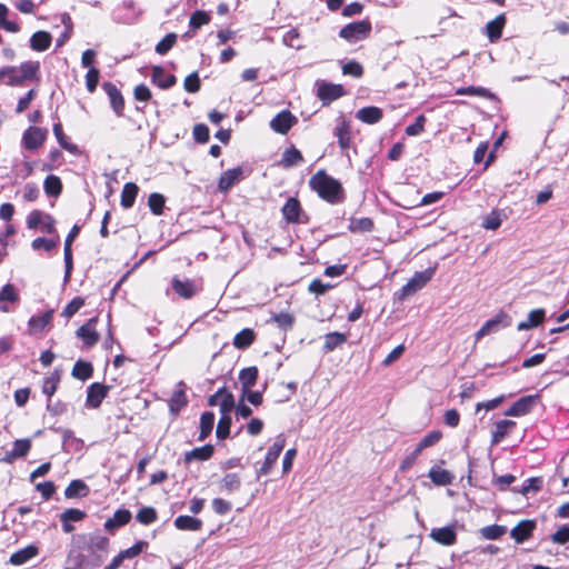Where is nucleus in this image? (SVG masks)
Segmentation results:
<instances>
[{
  "label": "nucleus",
  "mask_w": 569,
  "mask_h": 569,
  "mask_svg": "<svg viewBox=\"0 0 569 569\" xmlns=\"http://www.w3.org/2000/svg\"><path fill=\"white\" fill-rule=\"evenodd\" d=\"M309 184L320 198L330 203H340L343 200V190L341 183L328 176L325 171H318L311 177Z\"/></svg>",
  "instance_id": "nucleus-1"
},
{
  "label": "nucleus",
  "mask_w": 569,
  "mask_h": 569,
  "mask_svg": "<svg viewBox=\"0 0 569 569\" xmlns=\"http://www.w3.org/2000/svg\"><path fill=\"white\" fill-rule=\"evenodd\" d=\"M510 325V316L503 311H500L481 326V328L476 332L475 339L476 341H479L487 336L498 333Z\"/></svg>",
  "instance_id": "nucleus-2"
},
{
  "label": "nucleus",
  "mask_w": 569,
  "mask_h": 569,
  "mask_svg": "<svg viewBox=\"0 0 569 569\" xmlns=\"http://www.w3.org/2000/svg\"><path fill=\"white\" fill-rule=\"evenodd\" d=\"M371 32V23L368 20H360L345 26L339 36L350 43L366 39Z\"/></svg>",
  "instance_id": "nucleus-3"
},
{
  "label": "nucleus",
  "mask_w": 569,
  "mask_h": 569,
  "mask_svg": "<svg viewBox=\"0 0 569 569\" xmlns=\"http://www.w3.org/2000/svg\"><path fill=\"white\" fill-rule=\"evenodd\" d=\"M284 445H286V439H284L283 435H278L274 439L273 445L268 449V452L266 455L263 463L257 470L258 478L270 473L272 466L278 460L281 451L284 448Z\"/></svg>",
  "instance_id": "nucleus-4"
},
{
  "label": "nucleus",
  "mask_w": 569,
  "mask_h": 569,
  "mask_svg": "<svg viewBox=\"0 0 569 569\" xmlns=\"http://www.w3.org/2000/svg\"><path fill=\"white\" fill-rule=\"evenodd\" d=\"M435 268H428L416 272L413 277L401 288V297L406 298L422 289L432 278Z\"/></svg>",
  "instance_id": "nucleus-5"
},
{
  "label": "nucleus",
  "mask_w": 569,
  "mask_h": 569,
  "mask_svg": "<svg viewBox=\"0 0 569 569\" xmlns=\"http://www.w3.org/2000/svg\"><path fill=\"white\" fill-rule=\"evenodd\" d=\"M27 226L29 229H37L39 226H41L42 231L49 234L57 232L56 220L50 214L39 210H33L28 214Z\"/></svg>",
  "instance_id": "nucleus-6"
},
{
  "label": "nucleus",
  "mask_w": 569,
  "mask_h": 569,
  "mask_svg": "<svg viewBox=\"0 0 569 569\" xmlns=\"http://www.w3.org/2000/svg\"><path fill=\"white\" fill-rule=\"evenodd\" d=\"M40 64L39 62L27 61L20 64V67H16V72L13 77H11V81H6L8 86H20L26 80L34 79L39 72Z\"/></svg>",
  "instance_id": "nucleus-7"
},
{
  "label": "nucleus",
  "mask_w": 569,
  "mask_h": 569,
  "mask_svg": "<svg viewBox=\"0 0 569 569\" xmlns=\"http://www.w3.org/2000/svg\"><path fill=\"white\" fill-rule=\"evenodd\" d=\"M171 286L173 291L183 299H191L202 289L200 282L191 279L182 280L179 277L172 278Z\"/></svg>",
  "instance_id": "nucleus-8"
},
{
  "label": "nucleus",
  "mask_w": 569,
  "mask_h": 569,
  "mask_svg": "<svg viewBox=\"0 0 569 569\" xmlns=\"http://www.w3.org/2000/svg\"><path fill=\"white\" fill-rule=\"evenodd\" d=\"M48 130L40 127H29L23 136L22 143L28 150H37L46 141Z\"/></svg>",
  "instance_id": "nucleus-9"
},
{
  "label": "nucleus",
  "mask_w": 569,
  "mask_h": 569,
  "mask_svg": "<svg viewBox=\"0 0 569 569\" xmlns=\"http://www.w3.org/2000/svg\"><path fill=\"white\" fill-rule=\"evenodd\" d=\"M298 122L289 110H282L277 113L270 121V128L280 134H286Z\"/></svg>",
  "instance_id": "nucleus-10"
},
{
  "label": "nucleus",
  "mask_w": 569,
  "mask_h": 569,
  "mask_svg": "<svg viewBox=\"0 0 569 569\" xmlns=\"http://www.w3.org/2000/svg\"><path fill=\"white\" fill-rule=\"evenodd\" d=\"M538 398V395L521 397L509 407L505 415L511 417L525 416L531 411L533 406L537 403Z\"/></svg>",
  "instance_id": "nucleus-11"
},
{
  "label": "nucleus",
  "mask_w": 569,
  "mask_h": 569,
  "mask_svg": "<svg viewBox=\"0 0 569 569\" xmlns=\"http://www.w3.org/2000/svg\"><path fill=\"white\" fill-rule=\"evenodd\" d=\"M80 228L79 226H73L71 230L69 231L66 241H64V248H63V258H64V281H69L71 271H72V250L71 246L74 240V238L79 234Z\"/></svg>",
  "instance_id": "nucleus-12"
},
{
  "label": "nucleus",
  "mask_w": 569,
  "mask_h": 569,
  "mask_svg": "<svg viewBox=\"0 0 569 569\" xmlns=\"http://www.w3.org/2000/svg\"><path fill=\"white\" fill-rule=\"evenodd\" d=\"M242 179L243 170L241 168L229 169L221 173L218 181V188L220 191L227 192Z\"/></svg>",
  "instance_id": "nucleus-13"
},
{
  "label": "nucleus",
  "mask_w": 569,
  "mask_h": 569,
  "mask_svg": "<svg viewBox=\"0 0 569 569\" xmlns=\"http://www.w3.org/2000/svg\"><path fill=\"white\" fill-rule=\"evenodd\" d=\"M102 89L107 93L113 111L118 116H122V112L124 109V101H123V97H122L121 92L119 91V89L117 88V86L113 84L112 82H104L102 84Z\"/></svg>",
  "instance_id": "nucleus-14"
},
{
  "label": "nucleus",
  "mask_w": 569,
  "mask_h": 569,
  "mask_svg": "<svg viewBox=\"0 0 569 569\" xmlns=\"http://www.w3.org/2000/svg\"><path fill=\"white\" fill-rule=\"evenodd\" d=\"M97 319H90L87 323L81 326L77 330V337L82 340V342L91 347L98 342L99 335L96 330Z\"/></svg>",
  "instance_id": "nucleus-15"
},
{
  "label": "nucleus",
  "mask_w": 569,
  "mask_h": 569,
  "mask_svg": "<svg viewBox=\"0 0 569 569\" xmlns=\"http://www.w3.org/2000/svg\"><path fill=\"white\" fill-rule=\"evenodd\" d=\"M429 536L436 542L443 546H451L457 540V533L453 526L433 528Z\"/></svg>",
  "instance_id": "nucleus-16"
},
{
  "label": "nucleus",
  "mask_w": 569,
  "mask_h": 569,
  "mask_svg": "<svg viewBox=\"0 0 569 569\" xmlns=\"http://www.w3.org/2000/svg\"><path fill=\"white\" fill-rule=\"evenodd\" d=\"M333 134L342 150H348L351 147V126L349 121L341 119L336 126Z\"/></svg>",
  "instance_id": "nucleus-17"
},
{
  "label": "nucleus",
  "mask_w": 569,
  "mask_h": 569,
  "mask_svg": "<svg viewBox=\"0 0 569 569\" xmlns=\"http://www.w3.org/2000/svg\"><path fill=\"white\" fill-rule=\"evenodd\" d=\"M283 218L289 223H302L301 220V207L296 198H289L282 207Z\"/></svg>",
  "instance_id": "nucleus-18"
},
{
  "label": "nucleus",
  "mask_w": 569,
  "mask_h": 569,
  "mask_svg": "<svg viewBox=\"0 0 569 569\" xmlns=\"http://www.w3.org/2000/svg\"><path fill=\"white\" fill-rule=\"evenodd\" d=\"M343 94V88L340 84L322 82L318 88V98L325 103H329Z\"/></svg>",
  "instance_id": "nucleus-19"
},
{
  "label": "nucleus",
  "mask_w": 569,
  "mask_h": 569,
  "mask_svg": "<svg viewBox=\"0 0 569 569\" xmlns=\"http://www.w3.org/2000/svg\"><path fill=\"white\" fill-rule=\"evenodd\" d=\"M108 388L100 383H93L88 388L86 403L90 408H98L106 398Z\"/></svg>",
  "instance_id": "nucleus-20"
},
{
  "label": "nucleus",
  "mask_w": 569,
  "mask_h": 569,
  "mask_svg": "<svg viewBox=\"0 0 569 569\" xmlns=\"http://www.w3.org/2000/svg\"><path fill=\"white\" fill-rule=\"evenodd\" d=\"M131 512L128 509H118L114 511L113 517L104 522V529L113 532L117 528L123 527L131 520Z\"/></svg>",
  "instance_id": "nucleus-21"
},
{
  "label": "nucleus",
  "mask_w": 569,
  "mask_h": 569,
  "mask_svg": "<svg viewBox=\"0 0 569 569\" xmlns=\"http://www.w3.org/2000/svg\"><path fill=\"white\" fill-rule=\"evenodd\" d=\"M535 527L536 525L532 520H522L511 529L510 536L516 542L521 543L531 536Z\"/></svg>",
  "instance_id": "nucleus-22"
},
{
  "label": "nucleus",
  "mask_w": 569,
  "mask_h": 569,
  "mask_svg": "<svg viewBox=\"0 0 569 569\" xmlns=\"http://www.w3.org/2000/svg\"><path fill=\"white\" fill-rule=\"evenodd\" d=\"M383 112L378 107H365L357 111L356 118L363 123L375 124L382 119Z\"/></svg>",
  "instance_id": "nucleus-23"
},
{
  "label": "nucleus",
  "mask_w": 569,
  "mask_h": 569,
  "mask_svg": "<svg viewBox=\"0 0 569 569\" xmlns=\"http://www.w3.org/2000/svg\"><path fill=\"white\" fill-rule=\"evenodd\" d=\"M214 448L212 445H204L199 448H194L184 453L183 460L188 465L194 460L206 461L209 460L213 455Z\"/></svg>",
  "instance_id": "nucleus-24"
},
{
  "label": "nucleus",
  "mask_w": 569,
  "mask_h": 569,
  "mask_svg": "<svg viewBox=\"0 0 569 569\" xmlns=\"http://www.w3.org/2000/svg\"><path fill=\"white\" fill-rule=\"evenodd\" d=\"M545 318L546 311L543 309L539 308L531 310L528 313L527 319L518 323L517 329L520 331L530 330L541 325L545 321Z\"/></svg>",
  "instance_id": "nucleus-25"
},
{
  "label": "nucleus",
  "mask_w": 569,
  "mask_h": 569,
  "mask_svg": "<svg viewBox=\"0 0 569 569\" xmlns=\"http://www.w3.org/2000/svg\"><path fill=\"white\" fill-rule=\"evenodd\" d=\"M151 80L161 89H169L174 86L177 81L173 74H167L164 70L159 66L152 69Z\"/></svg>",
  "instance_id": "nucleus-26"
},
{
  "label": "nucleus",
  "mask_w": 569,
  "mask_h": 569,
  "mask_svg": "<svg viewBox=\"0 0 569 569\" xmlns=\"http://www.w3.org/2000/svg\"><path fill=\"white\" fill-rule=\"evenodd\" d=\"M38 555V548L30 545L22 549L17 550L10 556V563L13 566H21Z\"/></svg>",
  "instance_id": "nucleus-27"
},
{
  "label": "nucleus",
  "mask_w": 569,
  "mask_h": 569,
  "mask_svg": "<svg viewBox=\"0 0 569 569\" xmlns=\"http://www.w3.org/2000/svg\"><path fill=\"white\" fill-rule=\"evenodd\" d=\"M19 299V296L11 283H7L0 291V310L2 312H9L10 308L8 303H14Z\"/></svg>",
  "instance_id": "nucleus-28"
},
{
  "label": "nucleus",
  "mask_w": 569,
  "mask_h": 569,
  "mask_svg": "<svg viewBox=\"0 0 569 569\" xmlns=\"http://www.w3.org/2000/svg\"><path fill=\"white\" fill-rule=\"evenodd\" d=\"M53 311L48 310L41 316H33L29 320V330L30 332L40 333L46 327H48L52 320Z\"/></svg>",
  "instance_id": "nucleus-29"
},
{
  "label": "nucleus",
  "mask_w": 569,
  "mask_h": 569,
  "mask_svg": "<svg viewBox=\"0 0 569 569\" xmlns=\"http://www.w3.org/2000/svg\"><path fill=\"white\" fill-rule=\"evenodd\" d=\"M52 37L47 31H37L30 38V47L34 51H44L51 44Z\"/></svg>",
  "instance_id": "nucleus-30"
},
{
  "label": "nucleus",
  "mask_w": 569,
  "mask_h": 569,
  "mask_svg": "<svg viewBox=\"0 0 569 569\" xmlns=\"http://www.w3.org/2000/svg\"><path fill=\"white\" fill-rule=\"evenodd\" d=\"M428 476L431 479V481L437 486L450 485L455 479V476L450 471L438 467H432L429 470Z\"/></svg>",
  "instance_id": "nucleus-31"
},
{
  "label": "nucleus",
  "mask_w": 569,
  "mask_h": 569,
  "mask_svg": "<svg viewBox=\"0 0 569 569\" xmlns=\"http://www.w3.org/2000/svg\"><path fill=\"white\" fill-rule=\"evenodd\" d=\"M241 486V478L238 473H227L219 482V489L226 493L238 491Z\"/></svg>",
  "instance_id": "nucleus-32"
},
{
  "label": "nucleus",
  "mask_w": 569,
  "mask_h": 569,
  "mask_svg": "<svg viewBox=\"0 0 569 569\" xmlns=\"http://www.w3.org/2000/svg\"><path fill=\"white\" fill-rule=\"evenodd\" d=\"M254 339L256 332L250 328H246L234 336L233 346L239 350H246L249 346L252 345Z\"/></svg>",
  "instance_id": "nucleus-33"
},
{
  "label": "nucleus",
  "mask_w": 569,
  "mask_h": 569,
  "mask_svg": "<svg viewBox=\"0 0 569 569\" xmlns=\"http://www.w3.org/2000/svg\"><path fill=\"white\" fill-rule=\"evenodd\" d=\"M174 526L179 530L199 531L202 527V521L191 516H179L174 519Z\"/></svg>",
  "instance_id": "nucleus-34"
},
{
  "label": "nucleus",
  "mask_w": 569,
  "mask_h": 569,
  "mask_svg": "<svg viewBox=\"0 0 569 569\" xmlns=\"http://www.w3.org/2000/svg\"><path fill=\"white\" fill-rule=\"evenodd\" d=\"M505 23L506 18L503 14L498 16L496 19L487 23L486 29L491 42L498 40L501 37Z\"/></svg>",
  "instance_id": "nucleus-35"
},
{
  "label": "nucleus",
  "mask_w": 569,
  "mask_h": 569,
  "mask_svg": "<svg viewBox=\"0 0 569 569\" xmlns=\"http://www.w3.org/2000/svg\"><path fill=\"white\" fill-rule=\"evenodd\" d=\"M53 133H54L59 144L61 146V148H63L64 150H67L68 152L72 153V154L79 153L78 146L69 142L68 137L63 133L62 124L60 122H57L53 124Z\"/></svg>",
  "instance_id": "nucleus-36"
},
{
  "label": "nucleus",
  "mask_w": 569,
  "mask_h": 569,
  "mask_svg": "<svg viewBox=\"0 0 569 569\" xmlns=\"http://www.w3.org/2000/svg\"><path fill=\"white\" fill-rule=\"evenodd\" d=\"M89 493L88 486L82 480H72L64 490V496L68 499L76 497H86Z\"/></svg>",
  "instance_id": "nucleus-37"
},
{
  "label": "nucleus",
  "mask_w": 569,
  "mask_h": 569,
  "mask_svg": "<svg viewBox=\"0 0 569 569\" xmlns=\"http://www.w3.org/2000/svg\"><path fill=\"white\" fill-rule=\"evenodd\" d=\"M214 425V413L204 411L200 417V433L199 441H203L212 431Z\"/></svg>",
  "instance_id": "nucleus-38"
},
{
  "label": "nucleus",
  "mask_w": 569,
  "mask_h": 569,
  "mask_svg": "<svg viewBox=\"0 0 569 569\" xmlns=\"http://www.w3.org/2000/svg\"><path fill=\"white\" fill-rule=\"evenodd\" d=\"M456 94H459V96H478V97L490 99V100L496 99L495 93H492L488 89H486L483 87H475V86L458 88L456 90Z\"/></svg>",
  "instance_id": "nucleus-39"
},
{
  "label": "nucleus",
  "mask_w": 569,
  "mask_h": 569,
  "mask_svg": "<svg viewBox=\"0 0 569 569\" xmlns=\"http://www.w3.org/2000/svg\"><path fill=\"white\" fill-rule=\"evenodd\" d=\"M138 190V186L132 182H128L123 186L121 192V206L123 208L129 209L133 206Z\"/></svg>",
  "instance_id": "nucleus-40"
},
{
  "label": "nucleus",
  "mask_w": 569,
  "mask_h": 569,
  "mask_svg": "<svg viewBox=\"0 0 569 569\" xmlns=\"http://www.w3.org/2000/svg\"><path fill=\"white\" fill-rule=\"evenodd\" d=\"M516 422L511 420H499L496 422V428L492 431L491 443H499L508 433V430L515 427Z\"/></svg>",
  "instance_id": "nucleus-41"
},
{
  "label": "nucleus",
  "mask_w": 569,
  "mask_h": 569,
  "mask_svg": "<svg viewBox=\"0 0 569 569\" xmlns=\"http://www.w3.org/2000/svg\"><path fill=\"white\" fill-rule=\"evenodd\" d=\"M302 161H303V158H302L301 152L295 147L286 149L282 153L281 164L284 168H290V167L297 166L298 163H300Z\"/></svg>",
  "instance_id": "nucleus-42"
},
{
  "label": "nucleus",
  "mask_w": 569,
  "mask_h": 569,
  "mask_svg": "<svg viewBox=\"0 0 569 569\" xmlns=\"http://www.w3.org/2000/svg\"><path fill=\"white\" fill-rule=\"evenodd\" d=\"M258 377V370L256 367L244 368L240 371L239 380L243 387V390H249L254 386Z\"/></svg>",
  "instance_id": "nucleus-43"
},
{
  "label": "nucleus",
  "mask_w": 569,
  "mask_h": 569,
  "mask_svg": "<svg viewBox=\"0 0 569 569\" xmlns=\"http://www.w3.org/2000/svg\"><path fill=\"white\" fill-rule=\"evenodd\" d=\"M43 188L48 196H59L62 190V183L60 178L53 174L48 176L44 180Z\"/></svg>",
  "instance_id": "nucleus-44"
},
{
  "label": "nucleus",
  "mask_w": 569,
  "mask_h": 569,
  "mask_svg": "<svg viewBox=\"0 0 569 569\" xmlns=\"http://www.w3.org/2000/svg\"><path fill=\"white\" fill-rule=\"evenodd\" d=\"M210 14L202 10L194 11L189 20V27L191 30L196 31L197 29L201 28L204 24H208L210 22Z\"/></svg>",
  "instance_id": "nucleus-45"
},
{
  "label": "nucleus",
  "mask_w": 569,
  "mask_h": 569,
  "mask_svg": "<svg viewBox=\"0 0 569 569\" xmlns=\"http://www.w3.org/2000/svg\"><path fill=\"white\" fill-rule=\"evenodd\" d=\"M166 198L158 192H153L149 196L148 206L151 212L156 216H160L163 212Z\"/></svg>",
  "instance_id": "nucleus-46"
},
{
  "label": "nucleus",
  "mask_w": 569,
  "mask_h": 569,
  "mask_svg": "<svg viewBox=\"0 0 569 569\" xmlns=\"http://www.w3.org/2000/svg\"><path fill=\"white\" fill-rule=\"evenodd\" d=\"M92 375V366L90 362L79 360L72 369V376L80 379L87 380Z\"/></svg>",
  "instance_id": "nucleus-47"
},
{
  "label": "nucleus",
  "mask_w": 569,
  "mask_h": 569,
  "mask_svg": "<svg viewBox=\"0 0 569 569\" xmlns=\"http://www.w3.org/2000/svg\"><path fill=\"white\" fill-rule=\"evenodd\" d=\"M59 381L60 375L57 371L52 372L50 376L43 379L42 392L47 395L49 398L52 397L57 390Z\"/></svg>",
  "instance_id": "nucleus-48"
},
{
  "label": "nucleus",
  "mask_w": 569,
  "mask_h": 569,
  "mask_svg": "<svg viewBox=\"0 0 569 569\" xmlns=\"http://www.w3.org/2000/svg\"><path fill=\"white\" fill-rule=\"evenodd\" d=\"M8 12V7L3 3H0V28L8 32H18L20 30V27L18 23L7 20Z\"/></svg>",
  "instance_id": "nucleus-49"
},
{
  "label": "nucleus",
  "mask_w": 569,
  "mask_h": 569,
  "mask_svg": "<svg viewBox=\"0 0 569 569\" xmlns=\"http://www.w3.org/2000/svg\"><path fill=\"white\" fill-rule=\"evenodd\" d=\"M136 519L141 525L147 526L154 522L158 519V515L153 507H143L138 511Z\"/></svg>",
  "instance_id": "nucleus-50"
},
{
  "label": "nucleus",
  "mask_w": 569,
  "mask_h": 569,
  "mask_svg": "<svg viewBox=\"0 0 569 569\" xmlns=\"http://www.w3.org/2000/svg\"><path fill=\"white\" fill-rule=\"evenodd\" d=\"M542 481L539 478H529L525 481L521 488H513L515 492L528 496L530 492H537L541 488Z\"/></svg>",
  "instance_id": "nucleus-51"
},
{
  "label": "nucleus",
  "mask_w": 569,
  "mask_h": 569,
  "mask_svg": "<svg viewBox=\"0 0 569 569\" xmlns=\"http://www.w3.org/2000/svg\"><path fill=\"white\" fill-rule=\"evenodd\" d=\"M442 438V433L439 430H433L427 433L417 445L418 450L422 451L429 447L435 446Z\"/></svg>",
  "instance_id": "nucleus-52"
},
{
  "label": "nucleus",
  "mask_w": 569,
  "mask_h": 569,
  "mask_svg": "<svg viewBox=\"0 0 569 569\" xmlns=\"http://www.w3.org/2000/svg\"><path fill=\"white\" fill-rule=\"evenodd\" d=\"M346 341V337L338 332H332L326 336L325 343H323V350L326 352H331L333 349L343 343Z\"/></svg>",
  "instance_id": "nucleus-53"
},
{
  "label": "nucleus",
  "mask_w": 569,
  "mask_h": 569,
  "mask_svg": "<svg viewBox=\"0 0 569 569\" xmlns=\"http://www.w3.org/2000/svg\"><path fill=\"white\" fill-rule=\"evenodd\" d=\"M178 36L174 32L168 33L158 44L156 46V52L163 56L174 46Z\"/></svg>",
  "instance_id": "nucleus-54"
},
{
  "label": "nucleus",
  "mask_w": 569,
  "mask_h": 569,
  "mask_svg": "<svg viewBox=\"0 0 569 569\" xmlns=\"http://www.w3.org/2000/svg\"><path fill=\"white\" fill-rule=\"evenodd\" d=\"M507 531L506 527L499 525H491L481 529V535L486 539L495 540L500 538Z\"/></svg>",
  "instance_id": "nucleus-55"
},
{
  "label": "nucleus",
  "mask_w": 569,
  "mask_h": 569,
  "mask_svg": "<svg viewBox=\"0 0 569 569\" xmlns=\"http://www.w3.org/2000/svg\"><path fill=\"white\" fill-rule=\"evenodd\" d=\"M86 517V512L80 510V509H74V508H70V509H67L64 510L61 515H60V521L61 522H78V521H81L83 520Z\"/></svg>",
  "instance_id": "nucleus-56"
},
{
  "label": "nucleus",
  "mask_w": 569,
  "mask_h": 569,
  "mask_svg": "<svg viewBox=\"0 0 569 569\" xmlns=\"http://www.w3.org/2000/svg\"><path fill=\"white\" fill-rule=\"evenodd\" d=\"M373 229V222L370 218H359V219H352L350 222V230L351 231H362L368 232Z\"/></svg>",
  "instance_id": "nucleus-57"
},
{
  "label": "nucleus",
  "mask_w": 569,
  "mask_h": 569,
  "mask_svg": "<svg viewBox=\"0 0 569 569\" xmlns=\"http://www.w3.org/2000/svg\"><path fill=\"white\" fill-rule=\"evenodd\" d=\"M231 418L230 416H222L217 426L216 435L219 439H226L230 433Z\"/></svg>",
  "instance_id": "nucleus-58"
},
{
  "label": "nucleus",
  "mask_w": 569,
  "mask_h": 569,
  "mask_svg": "<svg viewBox=\"0 0 569 569\" xmlns=\"http://www.w3.org/2000/svg\"><path fill=\"white\" fill-rule=\"evenodd\" d=\"M58 242H59V237H57L56 240L39 237V238H36L31 242V247L33 250H39V249L43 248L44 250L50 251L58 246Z\"/></svg>",
  "instance_id": "nucleus-59"
},
{
  "label": "nucleus",
  "mask_w": 569,
  "mask_h": 569,
  "mask_svg": "<svg viewBox=\"0 0 569 569\" xmlns=\"http://www.w3.org/2000/svg\"><path fill=\"white\" fill-rule=\"evenodd\" d=\"M187 403L184 391L177 390L173 392L169 406L172 412H178Z\"/></svg>",
  "instance_id": "nucleus-60"
},
{
  "label": "nucleus",
  "mask_w": 569,
  "mask_h": 569,
  "mask_svg": "<svg viewBox=\"0 0 569 569\" xmlns=\"http://www.w3.org/2000/svg\"><path fill=\"white\" fill-rule=\"evenodd\" d=\"M31 448V442L29 439H18L13 442L12 452L13 456H17L18 458H22L27 456Z\"/></svg>",
  "instance_id": "nucleus-61"
},
{
  "label": "nucleus",
  "mask_w": 569,
  "mask_h": 569,
  "mask_svg": "<svg viewBox=\"0 0 569 569\" xmlns=\"http://www.w3.org/2000/svg\"><path fill=\"white\" fill-rule=\"evenodd\" d=\"M426 117L420 114L416 121L406 128V133L410 137L419 136L425 130Z\"/></svg>",
  "instance_id": "nucleus-62"
},
{
  "label": "nucleus",
  "mask_w": 569,
  "mask_h": 569,
  "mask_svg": "<svg viewBox=\"0 0 569 569\" xmlns=\"http://www.w3.org/2000/svg\"><path fill=\"white\" fill-rule=\"evenodd\" d=\"M84 305V300L80 297L73 298L63 309L62 316L66 318H71L74 313H77L80 308Z\"/></svg>",
  "instance_id": "nucleus-63"
},
{
  "label": "nucleus",
  "mask_w": 569,
  "mask_h": 569,
  "mask_svg": "<svg viewBox=\"0 0 569 569\" xmlns=\"http://www.w3.org/2000/svg\"><path fill=\"white\" fill-rule=\"evenodd\" d=\"M282 42L284 46L300 49L301 44L299 43V32L297 29H290L282 37Z\"/></svg>",
  "instance_id": "nucleus-64"
}]
</instances>
